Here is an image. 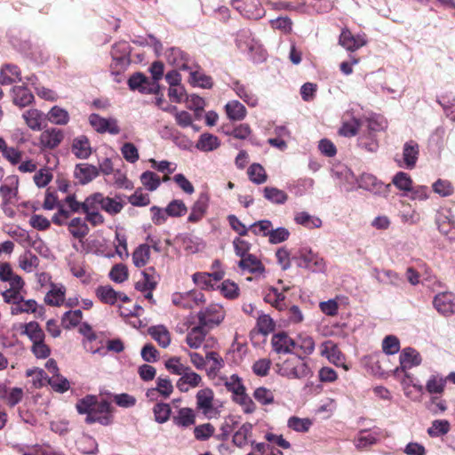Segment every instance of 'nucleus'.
Returning a JSON list of instances; mask_svg holds the SVG:
<instances>
[{"mask_svg": "<svg viewBox=\"0 0 455 455\" xmlns=\"http://www.w3.org/2000/svg\"><path fill=\"white\" fill-rule=\"evenodd\" d=\"M276 372L290 379H302L312 376L308 359L300 355L292 354L286 359L275 363Z\"/></svg>", "mask_w": 455, "mask_h": 455, "instance_id": "1", "label": "nucleus"}, {"mask_svg": "<svg viewBox=\"0 0 455 455\" xmlns=\"http://www.w3.org/2000/svg\"><path fill=\"white\" fill-rule=\"evenodd\" d=\"M237 48L248 55L254 62H262L267 58V52L248 28L240 29L235 36Z\"/></svg>", "mask_w": 455, "mask_h": 455, "instance_id": "2", "label": "nucleus"}, {"mask_svg": "<svg viewBox=\"0 0 455 455\" xmlns=\"http://www.w3.org/2000/svg\"><path fill=\"white\" fill-rule=\"evenodd\" d=\"M421 363L422 356L414 347H406L402 349L399 355V366L395 369V372L403 371L405 373V379L403 382L404 395L412 401H416V399L412 396L411 392L408 387L413 380L412 376L407 371L414 367L419 366Z\"/></svg>", "mask_w": 455, "mask_h": 455, "instance_id": "3", "label": "nucleus"}, {"mask_svg": "<svg viewBox=\"0 0 455 455\" xmlns=\"http://www.w3.org/2000/svg\"><path fill=\"white\" fill-rule=\"evenodd\" d=\"M0 281L7 283L9 285V288L1 292L4 301L21 299V291H24L25 283L20 275L12 271L9 263L0 264Z\"/></svg>", "mask_w": 455, "mask_h": 455, "instance_id": "4", "label": "nucleus"}, {"mask_svg": "<svg viewBox=\"0 0 455 455\" xmlns=\"http://www.w3.org/2000/svg\"><path fill=\"white\" fill-rule=\"evenodd\" d=\"M196 409L207 419L217 418L220 410L216 406L214 392L210 387H204L197 391L196 395Z\"/></svg>", "mask_w": 455, "mask_h": 455, "instance_id": "5", "label": "nucleus"}, {"mask_svg": "<svg viewBox=\"0 0 455 455\" xmlns=\"http://www.w3.org/2000/svg\"><path fill=\"white\" fill-rule=\"evenodd\" d=\"M295 259L298 267L314 273H322L326 268L323 258L314 252L311 249L303 248L299 250Z\"/></svg>", "mask_w": 455, "mask_h": 455, "instance_id": "6", "label": "nucleus"}, {"mask_svg": "<svg viewBox=\"0 0 455 455\" xmlns=\"http://www.w3.org/2000/svg\"><path fill=\"white\" fill-rule=\"evenodd\" d=\"M291 290L289 284L279 279L275 286H268L265 290L264 300L279 311L285 310L287 304L284 292Z\"/></svg>", "mask_w": 455, "mask_h": 455, "instance_id": "7", "label": "nucleus"}, {"mask_svg": "<svg viewBox=\"0 0 455 455\" xmlns=\"http://www.w3.org/2000/svg\"><path fill=\"white\" fill-rule=\"evenodd\" d=\"M331 177L345 191L351 192L358 189V178L345 164H338L331 168Z\"/></svg>", "mask_w": 455, "mask_h": 455, "instance_id": "8", "label": "nucleus"}, {"mask_svg": "<svg viewBox=\"0 0 455 455\" xmlns=\"http://www.w3.org/2000/svg\"><path fill=\"white\" fill-rule=\"evenodd\" d=\"M410 386L419 393L426 391L429 395H441L445 391L446 379L442 373L434 371L427 377L425 386L413 381Z\"/></svg>", "mask_w": 455, "mask_h": 455, "instance_id": "9", "label": "nucleus"}, {"mask_svg": "<svg viewBox=\"0 0 455 455\" xmlns=\"http://www.w3.org/2000/svg\"><path fill=\"white\" fill-rule=\"evenodd\" d=\"M199 323L203 326L212 328L220 324L224 317L225 311L219 304H211L204 309H202L197 314Z\"/></svg>", "mask_w": 455, "mask_h": 455, "instance_id": "10", "label": "nucleus"}, {"mask_svg": "<svg viewBox=\"0 0 455 455\" xmlns=\"http://www.w3.org/2000/svg\"><path fill=\"white\" fill-rule=\"evenodd\" d=\"M205 328L207 327L199 323L197 326L191 328L188 331L186 336V343L190 348L197 349L204 344V341L206 342L204 345L205 349L210 347H213L215 340L212 337L206 338L207 331Z\"/></svg>", "mask_w": 455, "mask_h": 455, "instance_id": "11", "label": "nucleus"}, {"mask_svg": "<svg viewBox=\"0 0 455 455\" xmlns=\"http://www.w3.org/2000/svg\"><path fill=\"white\" fill-rule=\"evenodd\" d=\"M232 6L248 19L259 20L265 15L259 0H233Z\"/></svg>", "mask_w": 455, "mask_h": 455, "instance_id": "12", "label": "nucleus"}, {"mask_svg": "<svg viewBox=\"0 0 455 455\" xmlns=\"http://www.w3.org/2000/svg\"><path fill=\"white\" fill-rule=\"evenodd\" d=\"M434 308L443 316L455 315V294L450 291L439 292L433 298Z\"/></svg>", "mask_w": 455, "mask_h": 455, "instance_id": "13", "label": "nucleus"}, {"mask_svg": "<svg viewBox=\"0 0 455 455\" xmlns=\"http://www.w3.org/2000/svg\"><path fill=\"white\" fill-rule=\"evenodd\" d=\"M366 44L367 38L364 33L353 35L348 28H343L339 37V44L348 52H355Z\"/></svg>", "mask_w": 455, "mask_h": 455, "instance_id": "14", "label": "nucleus"}, {"mask_svg": "<svg viewBox=\"0 0 455 455\" xmlns=\"http://www.w3.org/2000/svg\"><path fill=\"white\" fill-rule=\"evenodd\" d=\"M390 184H385L371 173H363L358 179V188L370 191L375 195H387Z\"/></svg>", "mask_w": 455, "mask_h": 455, "instance_id": "15", "label": "nucleus"}, {"mask_svg": "<svg viewBox=\"0 0 455 455\" xmlns=\"http://www.w3.org/2000/svg\"><path fill=\"white\" fill-rule=\"evenodd\" d=\"M89 123L92 128L100 133L108 132L116 135L120 132L117 120L115 118H104L93 113L89 116Z\"/></svg>", "mask_w": 455, "mask_h": 455, "instance_id": "16", "label": "nucleus"}, {"mask_svg": "<svg viewBox=\"0 0 455 455\" xmlns=\"http://www.w3.org/2000/svg\"><path fill=\"white\" fill-rule=\"evenodd\" d=\"M19 188V179L12 175L5 179L4 183L0 187V195L4 205L14 204L17 201Z\"/></svg>", "mask_w": 455, "mask_h": 455, "instance_id": "17", "label": "nucleus"}, {"mask_svg": "<svg viewBox=\"0 0 455 455\" xmlns=\"http://www.w3.org/2000/svg\"><path fill=\"white\" fill-rule=\"evenodd\" d=\"M419 156V146L415 140H409L403 147V163H399L400 167L412 170L417 164Z\"/></svg>", "mask_w": 455, "mask_h": 455, "instance_id": "18", "label": "nucleus"}, {"mask_svg": "<svg viewBox=\"0 0 455 455\" xmlns=\"http://www.w3.org/2000/svg\"><path fill=\"white\" fill-rule=\"evenodd\" d=\"M99 175L100 170L98 167L87 163L77 164L74 169V177L82 185L90 183Z\"/></svg>", "mask_w": 455, "mask_h": 455, "instance_id": "19", "label": "nucleus"}, {"mask_svg": "<svg viewBox=\"0 0 455 455\" xmlns=\"http://www.w3.org/2000/svg\"><path fill=\"white\" fill-rule=\"evenodd\" d=\"M321 355L336 366H341L346 371L348 370L347 365L344 363L342 353L332 341L327 340L321 345Z\"/></svg>", "mask_w": 455, "mask_h": 455, "instance_id": "20", "label": "nucleus"}, {"mask_svg": "<svg viewBox=\"0 0 455 455\" xmlns=\"http://www.w3.org/2000/svg\"><path fill=\"white\" fill-rule=\"evenodd\" d=\"M271 346L277 354H290L294 349V339L284 331L277 332L272 336Z\"/></svg>", "mask_w": 455, "mask_h": 455, "instance_id": "21", "label": "nucleus"}, {"mask_svg": "<svg viewBox=\"0 0 455 455\" xmlns=\"http://www.w3.org/2000/svg\"><path fill=\"white\" fill-rule=\"evenodd\" d=\"M173 392L172 381L167 377H158L156 379V387L149 388L146 392V396L150 400H156L158 395L163 398H168Z\"/></svg>", "mask_w": 455, "mask_h": 455, "instance_id": "22", "label": "nucleus"}, {"mask_svg": "<svg viewBox=\"0 0 455 455\" xmlns=\"http://www.w3.org/2000/svg\"><path fill=\"white\" fill-rule=\"evenodd\" d=\"M64 139V133L57 128H49L44 130L39 137V143L44 148H57Z\"/></svg>", "mask_w": 455, "mask_h": 455, "instance_id": "23", "label": "nucleus"}, {"mask_svg": "<svg viewBox=\"0 0 455 455\" xmlns=\"http://www.w3.org/2000/svg\"><path fill=\"white\" fill-rule=\"evenodd\" d=\"M203 379L201 375L193 371L189 367L178 379L176 386L181 392H188L191 388H196L202 385Z\"/></svg>", "mask_w": 455, "mask_h": 455, "instance_id": "24", "label": "nucleus"}, {"mask_svg": "<svg viewBox=\"0 0 455 455\" xmlns=\"http://www.w3.org/2000/svg\"><path fill=\"white\" fill-rule=\"evenodd\" d=\"M230 88L235 92L236 96L249 107L254 108L259 104L258 96L253 93L248 85L243 84L239 81H234L231 83Z\"/></svg>", "mask_w": 455, "mask_h": 455, "instance_id": "25", "label": "nucleus"}, {"mask_svg": "<svg viewBox=\"0 0 455 455\" xmlns=\"http://www.w3.org/2000/svg\"><path fill=\"white\" fill-rule=\"evenodd\" d=\"M294 349H297L302 356L307 359L315 349V342L312 336L306 332H299L294 339Z\"/></svg>", "mask_w": 455, "mask_h": 455, "instance_id": "26", "label": "nucleus"}, {"mask_svg": "<svg viewBox=\"0 0 455 455\" xmlns=\"http://www.w3.org/2000/svg\"><path fill=\"white\" fill-rule=\"evenodd\" d=\"M71 152L78 159H88L92 153L89 139L85 135L76 137L71 144Z\"/></svg>", "mask_w": 455, "mask_h": 455, "instance_id": "27", "label": "nucleus"}, {"mask_svg": "<svg viewBox=\"0 0 455 455\" xmlns=\"http://www.w3.org/2000/svg\"><path fill=\"white\" fill-rule=\"evenodd\" d=\"M379 438L380 434L377 429L363 430L355 437L354 444L357 449H365L377 443Z\"/></svg>", "mask_w": 455, "mask_h": 455, "instance_id": "28", "label": "nucleus"}, {"mask_svg": "<svg viewBox=\"0 0 455 455\" xmlns=\"http://www.w3.org/2000/svg\"><path fill=\"white\" fill-rule=\"evenodd\" d=\"M12 304L11 314L19 315L21 313H35L36 311L37 303L35 299H25L24 291H21L20 299H13L12 301H4Z\"/></svg>", "mask_w": 455, "mask_h": 455, "instance_id": "29", "label": "nucleus"}, {"mask_svg": "<svg viewBox=\"0 0 455 455\" xmlns=\"http://www.w3.org/2000/svg\"><path fill=\"white\" fill-rule=\"evenodd\" d=\"M124 206V202L121 196L115 197L105 196L101 193V204L100 210L104 211L111 216H115L122 212Z\"/></svg>", "mask_w": 455, "mask_h": 455, "instance_id": "30", "label": "nucleus"}, {"mask_svg": "<svg viewBox=\"0 0 455 455\" xmlns=\"http://www.w3.org/2000/svg\"><path fill=\"white\" fill-rule=\"evenodd\" d=\"M238 267L243 271L251 274L260 275L265 272L262 262L253 254H248L241 259Z\"/></svg>", "mask_w": 455, "mask_h": 455, "instance_id": "31", "label": "nucleus"}, {"mask_svg": "<svg viewBox=\"0 0 455 455\" xmlns=\"http://www.w3.org/2000/svg\"><path fill=\"white\" fill-rule=\"evenodd\" d=\"M165 56H166L167 62L170 65L176 68L177 69H180V70L190 69L187 57L181 50H180L178 48H171L166 52Z\"/></svg>", "mask_w": 455, "mask_h": 455, "instance_id": "32", "label": "nucleus"}, {"mask_svg": "<svg viewBox=\"0 0 455 455\" xmlns=\"http://www.w3.org/2000/svg\"><path fill=\"white\" fill-rule=\"evenodd\" d=\"M23 397V389L20 387H10L5 384H0V398L10 406H15Z\"/></svg>", "mask_w": 455, "mask_h": 455, "instance_id": "33", "label": "nucleus"}, {"mask_svg": "<svg viewBox=\"0 0 455 455\" xmlns=\"http://www.w3.org/2000/svg\"><path fill=\"white\" fill-rule=\"evenodd\" d=\"M141 275L142 279L136 283L135 288L140 291L154 290L158 282V275L156 274L155 268L148 267L142 271Z\"/></svg>", "mask_w": 455, "mask_h": 455, "instance_id": "34", "label": "nucleus"}, {"mask_svg": "<svg viewBox=\"0 0 455 455\" xmlns=\"http://www.w3.org/2000/svg\"><path fill=\"white\" fill-rule=\"evenodd\" d=\"M172 422L179 427H189L196 423V412L189 407L180 408L172 417Z\"/></svg>", "mask_w": 455, "mask_h": 455, "instance_id": "35", "label": "nucleus"}, {"mask_svg": "<svg viewBox=\"0 0 455 455\" xmlns=\"http://www.w3.org/2000/svg\"><path fill=\"white\" fill-rule=\"evenodd\" d=\"M253 425L246 422L243 423L234 434L233 443L239 447L243 448L251 442Z\"/></svg>", "mask_w": 455, "mask_h": 455, "instance_id": "36", "label": "nucleus"}, {"mask_svg": "<svg viewBox=\"0 0 455 455\" xmlns=\"http://www.w3.org/2000/svg\"><path fill=\"white\" fill-rule=\"evenodd\" d=\"M294 221L296 224L307 229L319 228L323 225V221L319 217L311 215L306 211L295 212Z\"/></svg>", "mask_w": 455, "mask_h": 455, "instance_id": "37", "label": "nucleus"}, {"mask_svg": "<svg viewBox=\"0 0 455 455\" xmlns=\"http://www.w3.org/2000/svg\"><path fill=\"white\" fill-rule=\"evenodd\" d=\"M209 198L206 195L201 194L198 199L195 202L191 208V212L188 215V220L189 222H198L203 219L206 213L208 207Z\"/></svg>", "mask_w": 455, "mask_h": 455, "instance_id": "38", "label": "nucleus"}, {"mask_svg": "<svg viewBox=\"0 0 455 455\" xmlns=\"http://www.w3.org/2000/svg\"><path fill=\"white\" fill-rule=\"evenodd\" d=\"M13 103L20 108L27 107L34 101V95L25 86H14L12 90Z\"/></svg>", "mask_w": 455, "mask_h": 455, "instance_id": "39", "label": "nucleus"}, {"mask_svg": "<svg viewBox=\"0 0 455 455\" xmlns=\"http://www.w3.org/2000/svg\"><path fill=\"white\" fill-rule=\"evenodd\" d=\"M22 118L32 131L42 130L44 116L40 110L36 108L26 110L22 114Z\"/></svg>", "mask_w": 455, "mask_h": 455, "instance_id": "40", "label": "nucleus"}, {"mask_svg": "<svg viewBox=\"0 0 455 455\" xmlns=\"http://www.w3.org/2000/svg\"><path fill=\"white\" fill-rule=\"evenodd\" d=\"M66 288L62 284H51L50 291L44 297V302L50 306L59 307L65 300Z\"/></svg>", "mask_w": 455, "mask_h": 455, "instance_id": "41", "label": "nucleus"}, {"mask_svg": "<svg viewBox=\"0 0 455 455\" xmlns=\"http://www.w3.org/2000/svg\"><path fill=\"white\" fill-rule=\"evenodd\" d=\"M227 116L231 121H242L247 115L246 108L240 101L233 100L225 105Z\"/></svg>", "mask_w": 455, "mask_h": 455, "instance_id": "42", "label": "nucleus"}, {"mask_svg": "<svg viewBox=\"0 0 455 455\" xmlns=\"http://www.w3.org/2000/svg\"><path fill=\"white\" fill-rule=\"evenodd\" d=\"M220 146V140L219 138L211 133H203L200 135L196 148L202 152H211Z\"/></svg>", "mask_w": 455, "mask_h": 455, "instance_id": "43", "label": "nucleus"}, {"mask_svg": "<svg viewBox=\"0 0 455 455\" xmlns=\"http://www.w3.org/2000/svg\"><path fill=\"white\" fill-rule=\"evenodd\" d=\"M392 184L402 192V196H408L410 190L412 189L413 180L411 177L404 172H398L392 178Z\"/></svg>", "mask_w": 455, "mask_h": 455, "instance_id": "44", "label": "nucleus"}, {"mask_svg": "<svg viewBox=\"0 0 455 455\" xmlns=\"http://www.w3.org/2000/svg\"><path fill=\"white\" fill-rule=\"evenodd\" d=\"M149 335L156 340L158 345L166 348L171 344V334L167 328L164 325H155L148 329Z\"/></svg>", "mask_w": 455, "mask_h": 455, "instance_id": "45", "label": "nucleus"}, {"mask_svg": "<svg viewBox=\"0 0 455 455\" xmlns=\"http://www.w3.org/2000/svg\"><path fill=\"white\" fill-rule=\"evenodd\" d=\"M67 224L69 233L76 239L82 240L89 233V227L82 218H73Z\"/></svg>", "mask_w": 455, "mask_h": 455, "instance_id": "46", "label": "nucleus"}, {"mask_svg": "<svg viewBox=\"0 0 455 455\" xmlns=\"http://www.w3.org/2000/svg\"><path fill=\"white\" fill-rule=\"evenodd\" d=\"M70 271L84 284H90L98 281L97 275L93 272L89 271L83 264H72Z\"/></svg>", "mask_w": 455, "mask_h": 455, "instance_id": "47", "label": "nucleus"}, {"mask_svg": "<svg viewBox=\"0 0 455 455\" xmlns=\"http://www.w3.org/2000/svg\"><path fill=\"white\" fill-rule=\"evenodd\" d=\"M21 81L20 71L15 65L7 64L1 68L0 84L3 85Z\"/></svg>", "mask_w": 455, "mask_h": 455, "instance_id": "48", "label": "nucleus"}, {"mask_svg": "<svg viewBox=\"0 0 455 455\" xmlns=\"http://www.w3.org/2000/svg\"><path fill=\"white\" fill-rule=\"evenodd\" d=\"M21 334L28 336L32 344L44 339V332L38 323L32 321L21 325Z\"/></svg>", "mask_w": 455, "mask_h": 455, "instance_id": "49", "label": "nucleus"}, {"mask_svg": "<svg viewBox=\"0 0 455 455\" xmlns=\"http://www.w3.org/2000/svg\"><path fill=\"white\" fill-rule=\"evenodd\" d=\"M108 408L109 406L107 403H100L98 405V409L93 415L86 416L85 421L89 424L99 422L104 426L110 424V416L107 413Z\"/></svg>", "mask_w": 455, "mask_h": 455, "instance_id": "50", "label": "nucleus"}, {"mask_svg": "<svg viewBox=\"0 0 455 455\" xmlns=\"http://www.w3.org/2000/svg\"><path fill=\"white\" fill-rule=\"evenodd\" d=\"M357 147L365 152L375 153L379 149V141L373 133H363L357 139Z\"/></svg>", "mask_w": 455, "mask_h": 455, "instance_id": "51", "label": "nucleus"}, {"mask_svg": "<svg viewBox=\"0 0 455 455\" xmlns=\"http://www.w3.org/2000/svg\"><path fill=\"white\" fill-rule=\"evenodd\" d=\"M432 190L441 197H449L455 192V188L451 181L446 179H437L433 182Z\"/></svg>", "mask_w": 455, "mask_h": 455, "instance_id": "52", "label": "nucleus"}, {"mask_svg": "<svg viewBox=\"0 0 455 455\" xmlns=\"http://www.w3.org/2000/svg\"><path fill=\"white\" fill-rule=\"evenodd\" d=\"M47 118L53 124L66 125L69 122V114L66 109L53 106L48 112Z\"/></svg>", "mask_w": 455, "mask_h": 455, "instance_id": "53", "label": "nucleus"}, {"mask_svg": "<svg viewBox=\"0 0 455 455\" xmlns=\"http://www.w3.org/2000/svg\"><path fill=\"white\" fill-rule=\"evenodd\" d=\"M97 409V397L95 395H86L76 403V410L80 414L93 415Z\"/></svg>", "mask_w": 455, "mask_h": 455, "instance_id": "54", "label": "nucleus"}, {"mask_svg": "<svg viewBox=\"0 0 455 455\" xmlns=\"http://www.w3.org/2000/svg\"><path fill=\"white\" fill-rule=\"evenodd\" d=\"M95 294L105 304L114 305L117 302V291L110 285L99 286L95 291Z\"/></svg>", "mask_w": 455, "mask_h": 455, "instance_id": "55", "label": "nucleus"}, {"mask_svg": "<svg viewBox=\"0 0 455 455\" xmlns=\"http://www.w3.org/2000/svg\"><path fill=\"white\" fill-rule=\"evenodd\" d=\"M189 82L193 86L204 89H210L213 84L212 77L200 70L189 72Z\"/></svg>", "mask_w": 455, "mask_h": 455, "instance_id": "56", "label": "nucleus"}, {"mask_svg": "<svg viewBox=\"0 0 455 455\" xmlns=\"http://www.w3.org/2000/svg\"><path fill=\"white\" fill-rule=\"evenodd\" d=\"M381 349L387 355H396L401 349L400 339L395 335H387L382 339Z\"/></svg>", "mask_w": 455, "mask_h": 455, "instance_id": "57", "label": "nucleus"}, {"mask_svg": "<svg viewBox=\"0 0 455 455\" xmlns=\"http://www.w3.org/2000/svg\"><path fill=\"white\" fill-rule=\"evenodd\" d=\"M425 406L433 415H441L448 409L447 402L440 395H430Z\"/></svg>", "mask_w": 455, "mask_h": 455, "instance_id": "58", "label": "nucleus"}, {"mask_svg": "<svg viewBox=\"0 0 455 455\" xmlns=\"http://www.w3.org/2000/svg\"><path fill=\"white\" fill-rule=\"evenodd\" d=\"M264 197L275 204H283L287 199V194L274 187H266L263 189Z\"/></svg>", "mask_w": 455, "mask_h": 455, "instance_id": "59", "label": "nucleus"}, {"mask_svg": "<svg viewBox=\"0 0 455 455\" xmlns=\"http://www.w3.org/2000/svg\"><path fill=\"white\" fill-rule=\"evenodd\" d=\"M451 429L450 422L446 419H435L427 432L430 437H439L446 435Z\"/></svg>", "mask_w": 455, "mask_h": 455, "instance_id": "60", "label": "nucleus"}, {"mask_svg": "<svg viewBox=\"0 0 455 455\" xmlns=\"http://www.w3.org/2000/svg\"><path fill=\"white\" fill-rule=\"evenodd\" d=\"M153 414L155 421L158 424L166 423L171 417L172 409L170 404L164 403H157L153 407Z\"/></svg>", "mask_w": 455, "mask_h": 455, "instance_id": "61", "label": "nucleus"}, {"mask_svg": "<svg viewBox=\"0 0 455 455\" xmlns=\"http://www.w3.org/2000/svg\"><path fill=\"white\" fill-rule=\"evenodd\" d=\"M140 182L150 192L156 191L161 185L160 177L151 171H146L141 173Z\"/></svg>", "mask_w": 455, "mask_h": 455, "instance_id": "62", "label": "nucleus"}, {"mask_svg": "<svg viewBox=\"0 0 455 455\" xmlns=\"http://www.w3.org/2000/svg\"><path fill=\"white\" fill-rule=\"evenodd\" d=\"M77 449L84 454H93L98 451V443L90 435H83L76 441Z\"/></svg>", "mask_w": 455, "mask_h": 455, "instance_id": "63", "label": "nucleus"}, {"mask_svg": "<svg viewBox=\"0 0 455 455\" xmlns=\"http://www.w3.org/2000/svg\"><path fill=\"white\" fill-rule=\"evenodd\" d=\"M437 102L443 108L445 116L455 123V97L443 96L437 100Z\"/></svg>", "mask_w": 455, "mask_h": 455, "instance_id": "64", "label": "nucleus"}]
</instances>
